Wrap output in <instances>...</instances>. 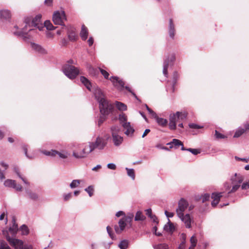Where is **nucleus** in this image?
I'll list each match as a JSON object with an SVG mask.
<instances>
[{
    "mask_svg": "<svg viewBox=\"0 0 249 249\" xmlns=\"http://www.w3.org/2000/svg\"><path fill=\"white\" fill-rule=\"evenodd\" d=\"M187 115L181 112L177 111L175 113L170 114L169 115V127L171 130H175L177 127V123H180L185 119Z\"/></svg>",
    "mask_w": 249,
    "mask_h": 249,
    "instance_id": "nucleus-1",
    "label": "nucleus"
},
{
    "mask_svg": "<svg viewBox=\"0 0 249 249\" xmlns=\"http://www.w3.org/2000/svg\"><path fill=\"white\" fill-rule=\"evenodd\" d=\"M133 218V215L132 214H130V215L124 216L121 218L119 222V226L116 225L114 227L115 231L116 233H120L123 231L125 227L127 225H129V227L131 226V221Z\"/></svg>",
    "mask_w": 249,
    "mask_h": 249,
    "instance_id": "nucleus-2",
    "label": "nucleus"
},
{
    "mask_svg": "<svg viewBox=\"0 0 249 249\" xmlns=\"http://www.w3.org/2000/svg\"><path fill=\"white\" fill-rule=\"evenodd\" d=\"M62 71L66 76L71 79H74L79 73L77 68L69 64H66L63 66Z\"/></svg>",
    "mask_w": 249,
    "mask_h": 249,
    "instance_id": "nucleus-3",
    "label": "nucleus"
},
{
    "mask_svg": "<svg viewBox=\"0 0 249 249\" xmlns=\"http://www.w3.org/2000/svg\"><path fill=\"white\" fill-rule=\"evenodd\" d=\"M110 129L114 145L116 146L120 145L123 141V138L119 135L120 132V127L117 125L112 126Z\"/></svg>",
    "mask_w": 249,
    "mask_h": 249,
    "instance_id": "nucleus-4",
    "label": "nucleus"
},
{
    "mask_svg": "<svg viewBox=\"0 0 249 249\" xmlns=\"http://www.w3.org/2000/svg\"><path fill=\"white\" fill-rule=\"evenodd\" d=\"M100 111L102 115H108L112 112L113 106L106 99L99 102Z\"/></svg>",
    "mask_w": 249,
    "mask_h": 249,
    "instance_id": "nucleus-5",
    "label": "nucleus"
},
{
    "mask_svg": "<svg viewBox=\"0 0 249 249\" xmlns=\"http://www.w3.org/2000/svg\"><path fill=\"white\" fill-rule=\"evenodd\" d=\"M92 149L89 142L88 144H86L83 147L82 150L78 152L73 151L72 152V156L76 159H83L86 158L88 155L92 152Z\"/></svg>",
    "mask_w": 249,
    "mask_h": 249,
    "instance_id": "nucleus-6",
    "label": "nucleus"
},
{
    "mask_svg": "<svg viewBox=\"0 0 249 249\" xmlns=\"http://www.w3.org/2000/svg\"><path fill=\"white\" fill-rule=\"evenodd\" d=\"M66 17L65 12L62 11L61 12L56 11L54 13L53 16V20L54 24L60 25L64 26V28L66 27L64 24V21L66 20Z\"/></svg>",
    "mask_w": 249,
    "mask_h": 249,
    "instance_id": "nucleus-7",
    "label": "nucleus"
},
{
    "mask_svg": "<svg viewBox=\"0 0 249 249\" xmlns=\"http://www.w3.org/2000/svg\"><path fill=\"white\" fill-rule=\"evenodd\" d=\"M3 234L5 235L7 240L10 244L15 249H23V242L19 239L11 238L8 235L7 231H3Z\"/></svg>",
    "mask_w": 249,
    "mask_h": 249,
    "instance_id": "nucleus-8",
    "label": "nucleus"
},
{
    "mask_svg": "<svg viewBox=\"0 0 249 249\" xmlns=\"http://www.w3.org/2000/svg\"><path fill=\"white\" fill-rule=\"evenodd\" d=\"M42 153L44 155L48 156L55 157L56 155L62 159H66L68 158L69 156V153L66 150H62L58 151L55 150H51V151L43 150Z\"/></svg>",
    "mask_w": 249,
    "mask_h": 249,
    "instance_id": "nucleus-9",
    "label": "nucleus"
},
{
    "mask_svg": "<svg viewBox=\"0 0 249 249\" xmlns=\"http://www.w3.org/2000/svg\"><path fill=\"white\" fill-rule=\"evenodd\" d=\"M89 144L93 151L95 148L99 150L103 149L107 145L106 141L102 137H98L95 142H89Z\"/></svg>",
    "mask_w": 249,
    "mask_h": 249,
    "instance_id": "nucleus-10",
    "label": "nucleus"
},
{
    "mask_svg": "<svg viewBox=\"0 0 249 249\" xmlns=\"http://www.w3.org/2000/svg\"><path fill=\"white\" fill-rule=\"evenodd\" d=\"M175 55L174 54H171L169 55L164 60L163 73L166 77H167L168 75V68L169 66L173 65V62L175 60Z\"/></svg>",
    "mask_w": 249,
    "mask_h": 249,
    "instance_id": "nucleus-11",
    "label": "nucleus"
},
{
    "mask_svg": "<svg viewBox=\"0 0 249 249\" xmlns=\"http://www.w3.org/2000/svg\"><path fill=\"white\" fill-rule=\"evenodd\" d=\"M188 202L184 199L181 198L178 203V207L176 209V213L178 216H182L185 210L188 206Z\"/></svg>",
    "mask_w": 249,
    "mask_h": 249,
    "instance_id": "nucleus-12",
    "label": "nucleus"
},
{
    "mask_svg": "<svg viewBox=\"0 0 249 249\" xmlns=\"http://www.w3.org/2000/svg\"><path fill=\"white\" fill-rule=\"evenodd\" d=\"M4 185L5 187L15 189L17 191H21L22 187L20 184L17 185L16 181L13 179H8L5 180Z\"/></svg>",
    "mask_w": 249,
    "mask_h": 249,
    "instance_id": "nucleus-13",
    "label": "nucleus"
},
{
    "mask_svg": "<svg viewBox=\"0 0 249 249\" xmlns=\"http://www.w3.org/2000/svg\"><path fill=\"white\" fill-rule=\"evenodd\" d=\"M28 22H29V20L28 21H25L26 24L24 28L22 29L21 31L15 33V35L22 37L24 40L29 39L30 37V35H28L26 32V31L28 30V27H30V25L28 23Z\"/></svg>",
    "mask_w": 249,
    "mask_h": 249,
    "instance_id": "nucleus-14",
    "label": "nucleus"
},
{
    "mask_svg": "<svg viewBox=\"0 0 249 249\" xmlns=\"http://www.w3.org/2000/svg\"><path fill=\"white\" fill-rule=\"evenodd\" d=\"M244 128L239 127L235 131L233 138H239L242 134L249 130V123L246 122L244 124Z\"/></svg>",
    "mask_w": 249,
    "mask_h": 249,
    "instance_id": "nucleus-15",
    "label": "nucleus"
},
{
    "mask_svg": "<svg viewBox=\"0 0 249 249\" xmlns=\"http://www.w3.org/2000/svg\"><path fill=\"white\" fill-rule=\"evenodd\" d=\"M41 15L38 14L36 15L35 18H34L32 21V26L36 27L39 31L42 30L44 28V26L41 23Z\"/></svg>",
    "mask_w": 249,
    "mask_h": 249,
    "instance_id": "nucleus-16",
    "label": "nucleus"
},
{
    "mask_svg": "<svg viewBox=\"0 0 249 249\" xmlns=\"http://www.w3.org/2000/svg\"><path fill=\"white\" fill-rule=\"evenodd\" d=\"M110 80L112 82L113 85L119 89H122L124 88V82L119 80V78L116 76H112L110 78Z\"/></svg>",
    "mask_w": 249,
    "mask_h": 249,
    "instance_id": "nucleus-17",
    "label": "nucleus"
},
{
    "mask_svg": "<svg viewBox=\"0 0 249 249\" xmlns=\"http://www.w3.org/2000/svg\"><path fill=\"white\" fill-rule=\"evenodd\" d=\"M178 216L184 223L187 228H190L191 227V219L189 214H186L184 215L183 213L182 214V216Z\"/></svg>",
    "mask_w": 249,
    "mask_h": 249,
    "instance_id": "nucleus-18",
    "label": "nucleus"
},
{
    "mask_svg": "<svg viewBox=\"0 0 249 249\" xmlns=\"http://www.w3.org/2000/svg\"><path fill=\"white\" fill-rule=\"evenodd\" d=\"M93 93L97 101L99 102H101V100H103L106 99L105 95L101 90V89L98 88L94 89Z\"/></svg>",
    "mask_w": 249,
    "mask_h": 249,
    "instance_id": "nucleus-19",
    "label": "nucleus"
},
{
    "mask_svg": "<svg viewBox=\"0 0 249 249\" xmlns=\"http://www.w3.org/2000/svg\"><path fill=\"white\" fill-rule=\"evenodd\" d=\"M243 180V177L241 175L237 173H235L231 178V180L232 184H236L240 185Z\"/></svg>",
    "mask_w": 249,
    "mask_h": 249,
    "instance_id": "nucleus-20",
    "label": "nucleus"
},
{
    "mask_svg": "<svg viewBox=\"0 0 249 249\" xmlns=\"http://www.w3.org/2000/svg\"><path fill=\"white\" fill-rule=\"evenodd\" d=\"M68 30V35L69 39L71 41L76 40L78 37V36L75 33V29L72 27H69L67 28Z\"/></svg>",
    "mask_w": 249,
    "mask_h": 249,
    "instance_id": "nucleus-21",
    "label": "nucleus"
},
{
    "mask_svg": "<svg viewBox=\"0 0 249 249\" xmlns=\"http://www.w3.org/2000/svg\"><path fill=\"white\" fill-rule=\"evenodd\" d=\"M222 193H213L212 195V198L213 199L212 202V205L215 207L219 202L220 198L222 196Z\"/></svg>",
    "mask_w": 249,
    "mask_h": 249,
    "instance_id": "nucleus-22",
    "label": "nucleus"
},
{
    "mask_svg": "<svg viewBox=\"0 0 249 249\" xmlns=\"http://www.w3.org/2000/svg\"><path fill=\"white\" fill-rule=\"evenodd\" d=\"M31 47L32 48L36 51V52H38L39 53L41 54H46L47 53L46 50L43 48L42 46L40 45L36 44L35 43H33L31 44Z\"/></svg>",
    "mask_w": 249,
    "mask_h": 249,
    "instance_id": "nucleus-23",
    "label": "nucleus"
},
{
    "mask_svg": "<svg viewBox=\"0 0 249 249\" xmlns=\"http://www.w3.org/2000/svg\"><path fill=\"white\" fill-rule=\"evenodd\" d=\"M123 126L126 129L124 133L125 135L128 136L130 134L132 135L134 132V129L131 126L129 122H125L123 124Z\"/></svg>",
    "mask_w": 249,
    "mask_h": 249,
    "instance_id": "nucleus-24",
    "label": "nucleus"
},
{
    "mask_svg": "<svg viewBox=\"0 0 249 249\" xmlns=\"http://www.w3.org/2000/svg\"><path fill=\"white\" fill-rule=\"evenodd\" d=\"M80 79L81 83L86 87V88L88 90H91V84L89 80L83 76H81Z\"/></svg>",
    "mask_w": 249,
    "mask_h": 249,
    "instance_id": "nucleus-25",
    "label": "nucleus"
},
{
    "mask_svg": "<svg viewBox=\"0 0 249 249\" xmlns=\"http://www.w3.org/2000/svg\"><path fill=\"white\" fill-rule=\"evenodd\" d=\"M175 26L172 19L169 20V34L171 38H173L175 36Z\"/></svg>",
    "mask_w": 249,
    "mask_h": 249,
    "instance_id": "nucleus-26",
    "label": "nucleus"
},
{
    "mask_svg": "<svg viewBox=\"0 0 249 249\" xmlns=\"http://www.w3.org/2000/svg\"><path fill=\"white\" fill-rule=\"evenodd\" d=\"M154 118L156 119V122L159 125L162 127H164L167 125L168 123L167 120L163 119L162 118H160L157 116V115H156Z\"/></svg>",
    "mask_w": 249,
    "mask_h": 249,
    "instance_id": "nucleus-27",
    "label": "nucleus"
},
{
    "mask_svg": "<svg viewBox=\"0 0 249 249\" xmlns=\"http://www.w3.org/2000/svg\"><path fill=\"white\" fill-rule=\"evenodd\" d=\"M168 220L167 224L164 226V230L167 232H173L175 230V227L170 220L169 219Z\"/></svg>",
    "mask_w": 249,
    "mask_h": 249,
    "instance_id": "nucleus-28",
    "label": "nucleus"
},
{
    "mask_svg": "<svg viewBox=\"0 0 249 249\" xmlns=\"http://www.w3.org/2000/svg\"><path fill=\"white\" fill-rule=\"evenodd\" d=\"M26 193L28 197L33 200H37L38 198V195L35 193L31 191V190H26Z\"/></svg>",
    "mask_w": 249,
    "mask_h": 249,
    "instance_id": "nucleus-29",
    "label": "nucleus"
},
{
    "mask_svg": "<svg viewBox=\"0 0 249 249\" xmlns=\"http://www.w3.org/2000/svg\"><path fill=\"white\" fill-rule=\"evenodd\" d=\"M88 36V31L87 27L85 25H82L81 31L80 32V36L82 39L85 40L87 39Z\"/></svg>",
    "mask_w": 249,
    "mask_h": 249,
    "instance_id": "nucleus-30",
    "label": "nucleus"
},
{
    "mask_svg": "<svg viewBox=\"0 0 249 249\" xmlns=\"http://www.w3.org/2000/svg\"><path fill=\"white\" fill-rule=\"evenodd\" d=\"M13 225L9 228V231L13 235H15L18 231V225L16 223V220L14 218L12 219Z\"/></svg>",
    "mask_w": 249,
    "mask_h": 249,
    "instance_id": "nucleus-31",
    "label": "nucleus"
},
{
    "mask_svg": "<svg viewBox=\"0 0 249 249\" xmlns=\"http://www.w3.org/2000/svg\"><path fill=\"white\" fill-rule=\"evenodd\" d=\"M14 171L17 174L18 176L23 181V182L26 185H29V182L25 178L23 177L20 174L19 169L18 167L15 166L14 167Z\"/></svg>",
    "mask_w": 249,
    "mask_h": 249,
    "instance_id": "nucleus-32",
    "label": "nucleus"
},
{
    "mask_svg": "<svg viewBox=\"0 0 249 249\" xmlns=\"http://www.w3.org/2000/svg\"><path fill=\"white\" fill-rule=\"evenodd\" d=\"M0 164L4 168L3 170L0 169V179L2 180L5 178L4 171L8 168V165L3 161H1Z\"/></svg>",
    "mask_w": 249,
    "mask_h": 249,
    "instance_id": "nucleus-33",
    "label": "nucleus"
},
{
    "mask_svg": "<svg viewBox=\"0 0 249 249\" xmlns=\"http://www.w3.org/2000/svg\"><path fill=\"white\" fill-rule=\"evenodd\" d=\"M0 17L4 19H8L11 17L10 12L8 10L0 11Z\"/></svg>",
    "mask_w": 249,
    "mask_h": 249,
    "instance_id": "nucleus-34",
    "label": "nucleus"
},
{
    "mask_svg": "<svg viewBox=\"0 0 249 249\" xmlns=\"http://www.w3.org/2000/svg\"><path fill=\"white\" fill-rule=\"evenodd\" d=\"M115 105L120 111H125L127 109L126 105L122 102L116 101L115 102Z\"/></svg>",
    "mask_w": 249,
    "mask_h": 249,
    "instance_id": "nucleus-35",
    "label": "nucleus"
},
{
    "mask_svg": "<svg viewBox=\"0 0 249 249\" xmlns=\"http://www.w3.org/2000/svg\"><path fill=\"white\" fill-rule=\"evenodd\" d=\"M145 217L142 214V213L140 211L137 212L135 217V221H143L145 219Z\"/></svg>",
    "mask_w": 249,
    "mask_h": 249,
    "instance_id": "nucleus-36",
    "label": "nucleus"
},
{
    "mask_svg": "<svg viewBox=\"0 0 249 249\" xmlns=\"http://www.w3.org/2000/svg\"><path fill=\"white\" fill-rule=\"evenodd\" d=\"M128 242L127 240H124L121 241L119 244V247L121 249H126L128 247Z\"/></svg>",
    "mask_w": 249,
    "mask_h": 249,
    "instance_id": "nucleus-37",
    "label": "nucleus"
},
{
    "mask_svg": "<svg viewBox=\"0 0 249 249\" xmlns=\"http://www.w3.org/2000/svg\"><path fill=\"white\" fill-rule=\"evenodd\" d=\"M190 242L191 243V246L190 247L189 249H194L197 243V239H196L195 235H193L191 237Z\"/></svg>",
    "mask_w": 249,
    "mask_h": 249,
    "instance_id": "nucleus-38",
    "label": "nucleus"
},
{
    "mask_svg": "<svg viewBox=\"0 0 249 249\" xmlns=\"http://www.w3.org/2000/svg\"><path fill=\"white\" fill-rule=\"evenodd\" d=\"M81 180L79 179H74L71 182L70 184V187L71 189L75 188L79 186L80 184Z\"/></svg>",
    "mask_w": 249,
    "mask_h": 249,
    "instance_id": "nucleus-39",
    "label": "nucleus"
},
{
    "mask_svg": "<svg viewBox=\"0 0 249 249\" xmlns=\"http://www.w3.org/2000/svg\"><path fill=\"white\" fill-rule=\"evenodd\" d=\"M44 27H46V29L48 30H52L55 29L52 23L49 20H46L44 22Z\"/></svg>",
    "mask_w": 249,
    "mask_h": 249,
    "instance_id": "nucleus-40",
    "label": "nucleus"
},
{
    "mask_svg": "<svg viewBox=\"0 0 249 249\" xmlns=\"http://www.w3.org/2000/svg\"><path fill=\"white\" fill-rule=\"evenodd\" d=\"M127 171V175L130 177L132 179H134L135 178L134 170L133 169H129L128 168H125Z\"/></svg>",
    "mask_w": 249,
    "mask_h": 249,
    "instance_id": "nucleus-41",
    "label": "nucleus"
},
{
    "mask_svg": "<svg viewBox=\"0 0 249 249\" xmlns=\"http://www.w3.org/2000/svg\"><path fill=\"white\" fill-rule=\"evenodd\" d=\"M85 191L87 192L90 197L92 196L93 195L94 188L92 185L89 186L88 187L85 189Z\"/></svg>",
    "mask_w": 249,
    "mask_h": 249,
    "instance_id": "nucleus-42",
    "label": "nucleus"
},
{
    "mask_svg": "<svg viewBox=\"0 0 249 249\" xmlns=\"http://www.w3.org/2000/svg\"><path fill=\"white\" fill-rule=\"evenodd\" d=\"M173 87H172V91H174V87L175 84L177 83L178 80V74L177 72H174L173 73Z\"/></svg>",
    "mask_w": 249,
    "mask_h": 249,
    "instance_id": "nucleus-43",
    "label": "nucleus"
},
{
    "mask_svg": "<svg viewBox=\"0 0 249 249\" xmlns=\"http://www.w3.org/2000/svg\"><path fill=\"white\" fill-rule=\"evenodd\" d=\"M172 143H173L174 146L176 148H178L180 145H182V142L179 140L176 139L172 140Z\"/></svg>",
    "mask_w": 249,
    "mask_h": 249,
    "instance_id": "nucleus-44",
    "label": "nucleus"
},
{
    "mask_svg": "<svg viewBox=\"0 0 249 249\" xmlns=\"http://www.w3.org/2000/svg\"><path fill=\"white\" fill-rule=\"evenodd\" d=\"M20 230L22 232V234L23 235H27L29 233L28 228L25 225H23L20 227Z\"/></svg>",
    "mask_w": 249,
    "mask_h": 249,
    "instance_id": "nucleus-45",
    "label": "nucleus"
},
{
    "mask_svg": "<svg viewBox=\"0 0 249 249\" xmlns=\"http://www.w3.org/2000/svg\"><path fill=\"white\" fill-rule=\"evenodd\" d=\"M155 249H168V246L166 244H160L154 247Z\"/></svg>",
    "mask_w": 249,
    "mask_h": 249,
    "instance_id": "nucleus-46",
    "label": "nucleus"
},
{
    "mask_svg": "<svg viewBox=\"0 0 249 249\" xmlns=\"http://www.w3.org/2000/svg\"><path fill=\"white\" fill-rule=\"evenodd\" d=\"M0 249H11L6 242L1 241L0 242Z\"/></svg>",
    "mask_w": 249,
    "mask_h": 249,
    "instance_id": "nucleus-47",
    "label": "nucleus"
},
{
    "mask_svg": "<svg viewBox=\"0 0 249 249\" xmlns=\"http://www.w3.org/2000/svg\"><path fill=\"white\" fill-rule=\"evenodd\" d=\"M187 151L191 152L194 155H196L200 153V150L198 149L188 148Z\"/></svg>",
    "mask_w": 249,
    "mask_h": 249,
    "instance_id": "nucleus-48",
    "label": "nucleus"
},
{
    "mask_svg": "<svg viewBox=\"0 0 249 249\" xmlns=\"http://www.w3.org/2000/svg\"><path fill=\"white\" fill-rule=\"evenodd\" d=\"M215 136L217 139H225L226 136L219 133L218 131L215 130Z\"/></svg>",
    "mask_w": 249,
    "mask_h": 249,
    "instance_id": "nucleus-49",
    "label": "nucleus"
},
{
    "mask_svg": "<svg viewBox=\"0 0 249 249\" xmlns=\"http://www.w3.org/2000/svg\"><path fill=\"white\" fill-rule=\"evenodd\" d=\"M119 119L121 122L124 123L126 122V121L127 118H126V116L124 114L122 113L119 115Z\"/></svg>",
    "mask_w": 249,
    "mask_h": 249,
    "instance_id": "nucleus-50",
    "label": "nucleus"
},
{
    "mask_svg": "<svg viewBox=\"0 0 249 249\" xmlns=\"http://www.w3.org/2000/svg\"><path fill=\"white\" fill-rule=\"evenodd\" d=\"M100 71L102 74L104 76L105 78L108 79L109 76V73L108 72H107L106 71L101 69L99 68Z\"/></svg>",
    "mask_w": 249,
    "mask_h": 249,
    "instance_id": "nucleus-51",
    "label": "nucleus"
},
{
    "mask_svg": "<svg viewBox=\"0 0 249 249\" xmlns=\"http://www.w3.org/2000/svg\"><path fill=\"white\" fill-rule=\"evenodd\" d=\"M240 187V184H233V186L232 187V189L229 192V193H233V192H236L239 189V188Z\"/></svg>",
    "mask_w": 249,
    "mask_h": 249,
    "instance_id": "nucleus-52",
    "label": "nucleus"
},
{
    "mask_svg": "<svg viewBox=\"0 0 249 249\" xmlns=\"http://www.w3.org/2000/svg\"><path fill=\"white\" fill-rule=\"evenodd\" d=\"M107 232L109 236L110 237V238L113 240L114 239V236L112 232L111 228L109 226H107Z\"/></svg>",
    "mask_w": 249,
    "mask_h": 249,
    "instance_id": "nucleus-53",
    "label": "nucleus"
},
{
    "mask_svg": "<svg viewBox=\"0 0 249 249\" xmlns=\"http://www.w3.org/2000/svg\"><path fill=\"white\" fill-rule=\"evenodd\" d=\"M71 197H72V194L71 193L63 195V199H64V200L65 201L69 200Z\"/></svg>",
    "mask_w": 249,
    "mask_h": 249,
    "instance_id": "nucleus-54",
    "label": "nucleus"
},
{
    "mask_svg": "<svg viewBox=\"0 0 249 249\" xmlns=\"http://www.w3.org/2000/svg\"><path fill=\"white\" fill-rule=\"evenodd\" d=\"M105 115H102L100 117V118L98 121V125L99 126L101 125L102 124V123L105 121L106 119Z\"/></svg>",
    "mask_w": 249,
    "mask_h": 249,
    "instance_id": "nucleus-55",
    "label": "nucleus"
},
{
    "mask_svg": "<svg viewBox=\"0 0 249 249\" xmlns=\"http://www.w3.org/2000/svg\"><path fill=\"white\" fill-rule=\"evenodd\" d=\"M145 106L149 113L154 118L157 115L156 113L154 111H153L151 108H150L147 105H145Z\"/></svg>",
    "mask_w": 249,
    "mask_h": 249,
    "instance_id": "nucleus-56",
    "label": "nucleus"
},
{
    "mask_svg": "<svg viewBox=\"0 0 249 249\" xmlns=\"http://www.w3.org/2000/svg\"><path fill=\"white\" fill-rule=\"evenodd\" d=\"M189 126L190 128L194 129H199L202 127L201 126H200L198 125L195 124H189Z\"/></svg>",
    "mask_w": 249,
    "mask_h": 249,
    "instance_id": "nucleus-57",
    "label": "nucleus"
},
{
    "mask_svg": "<svg viewBox=\"0 0 249 249\" xmlns=\"http://www.w3.org/2000/svg\"><path fill=\"white\" fill-rule=\"evenodd\" d=\"M210 198V195L208 194H204L202 197V202H204L207 200H208Z\"/></svg>",
    "mask_w": 249,
    "mask_h": 249,
    "instance_id": "nucleus-58",
    "label": "nucleus"
},
{
    "mask_svg": "<svg viewBox=\"0 0 249 249\" xmlns=\"http://www.w3.org/2000/svg\"><path fill=\"white\" fill-rule=\"evenodd\" d=\"M107 167L108 168L112 169V170H115L116 168V165L113 163H110L107 164Z\"/></svg>",
    "mask_w": 249,
    "mask_h": 249,
    "instance_id": "nucleus-59",
    "label": "nucleus"
},
{
    "mask_svg": "<svg viewBox=\"0 0 249 249\" xmlns=\"http://www.w3.org/2000/svg\"><path fill=\"white\" fill-rule=\"evenodd\" d=\"M241 188L243 190H246V189L249 188V183L248 182H244L241 186Z\"/></svg>",
    "mask_w": 249,
    "mask_h": 249,
    "instance_id": "nucleus-60",
    "label": "nucleus"
},
{
    "mask_svg": "<svg viewBox=\"0 0 249 249\" xmlns=\"http://www.w3.org/2000/svg\"><path fill=\"white\" fill-rule=\"evenodd\" d=\"M165 214L166 215V216L168 217V218H169V217H172L174 216V213H172V212H167V211H165Z\"/></svg>",
    "mask_w": 249,
    "mask_h": 249,
    "instance_id": "nucleus-61",
    "label": "nucleus"
},
{
    "mask_svg": "<svg viewBox=\"0 0 249 249\" xmlns=\"http://www.w3.org/2000/svg\"><path fill=\"white\" fill-rule=\"evenodd\" d=\"M235 159L237 160H241V161H244L245 162H248V160L247 159H245V158H239L237 156H235Z\"/></svg>",
    "mask_w": 249,
    "mask_h": 249,
    "instance_id": "nucleus-62",
    "label": "nucleus"
},
{
    "mask_svg": "<svg viewBox=\"0 0 249 249\" xmlns=\"http://www.w3.org/2000/svg\"><path fill=\"white\" fill-rule=\"evenodd\" d=\"M146 214L149 217H151L153 215L152 213V210L151 209H148L146 210Z\"/></svg>",
    "mask_w": 249,
    "mask_h": 249,
    "instance_id": "nucleus-63",
    "label": "nucleus"
},
{
    "mask_svg": "<svg viewBox=\"0 0 249 249\" xmlns=\"http://www.w3.org/2000/svg\"><path fill=\"white\" fill-rule=\"evenodd\" d=\"M22 148H23V149L24 152V154L26 155V156L27 157L29 158H31L27 154V146L24 145L23 146Z\"/></svg>",
    "mask_w": 249,
    "mask_h": 249,
    "instance_id": "nucleus-64",
    "label": "nucleus"
}]
</instances>
